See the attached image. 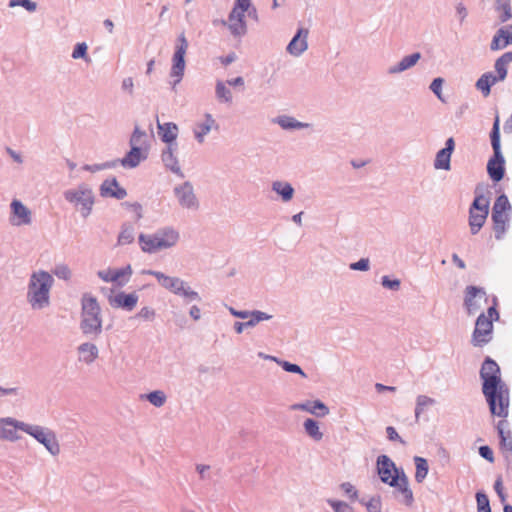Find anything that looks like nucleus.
I'll use <instances>...</instances> for the list:
<instances>
[{
  "mask_svg": "<svg viewBox=\"0 0 512 512\" xmlns=\"http://www.w3.org/2000/svg\"><path fill=\"white\" fill-rule=\"evenodd\" d=\"M483 381L482 391L492 415L505 418L508 415L509 392L501 380L498 364L491 358H486L480 370Z\"/></svg>",
  "mask_w": 512,
  "mask_h": 512,
  "instance_id": "f257e3e1",
  "label": "nucleus"
},
{
  "mask_svg": "<svg viewBox=\"0 0 512 512\" xmlns=\"http://www.w3.org/2000/svg\"><path fill=\"white\" fill-rule=\"evenodd\" d=\"M377 470L382 482L394 487L401 494L405 505L410 506L414 501L413 492L409 488L408 478L399 471L394 462L386 455L377 459Z\"/></svg>",
  "mask_w": 512,
  "mask_h": 512,
  "instance_id": "f03ea898",
  "label": "nucleus"
},
{
  "mask_svg": "<svg viewBox=\"0 0 512 512\" xmlns=\"http://www.w3.org/2000/svg\"><path fill=\"white\" fill-rule=\"evenodd\" d=\"M180 239L179 232L171 227L159 229L155 233H141L138 237L139 246L144 253H157L174 247Z\"/></svg>",
  "mask_w": 512,
  "mask_h": 512,
  "instance_id": "7ed1b4c3",
  "label": "nucleus"
},
{
  "mask_svg": "<svg viewBox=\"0 0 512 512\" xmlns=\"http://www.w3.org/2000/svg\"><path fill=\"white\" fill-rule=\"evenodd\" d=\"M496 306L497 299L492 297L491 305L487 309V314L482 313L478 316L472 335V343L474 346H483L492 339L493 321L499 319Z\"/></svg>",
  "mask_w": 512,
  "mask_h": 512,
  "instance_id": "20e7f679",
  "label": "nucleus"
},
{
  "mask_svg": "<svg viewBox=\"0 0 512 512\" xmlns=\"http://www.w3.org/2000/svg\"><path fill=\"white\" fill-rule=\"evenodd\" d=\"M101 309L97 299L85 294L82 298L80 327L85 334H99L102 329Z\"/></svg>",
  "mask_w": 512,
  "mask_h": 512,
  "instance_id": "39448f33",
  "label": "nucleus"
},
{
  "mask_svg": "<svg viewBox=\"0 0 512 512\" xmlns=\"http://www.w3.org/2000/svg\"><path fill=\"white\" fill-rule=\"evenodd\" d=\"M52 283V276L46 272L41 271L32 275L28 292L32 307L42 308L48 304Z\"/></svg>",
  "mask_w": 512,
  "mask_h": 512,
  "instance_id": "423d86ee",
  "label": "nucleus"
},
{
  "mask_svg": "<svg viewBox=\"0 0 512 512\" xmlns=\"http://www.w3.org/2000/svg\"><path fill=\"white\" fill-rule=\"evenodd\" d=\"M491 144L494 152V156L488 161L487 172L490 178L494 182H499L504 177V157L501 153L500 145V120L499 116H496L492 132H491Z\"/></svg>",
  "mask_w": 512,
  "mask_h": 512,
  "instance_id": "0eeeda50",
  "label": "nucleus"
},
{
  "mask_svg": "<svg viewBox=\"0 0 512 512\" xmlns=\"http://www.w3.org/2000/svg\"><path fill=\"white\" fill-rule=\"evenodd\" d=\"M144 273L154 276L162 287L174 294L182 295L190 299H199L198 293L186 288L185 282L178 277L167 276L162 272L153 270H148Z\"/></svg>",
  "mask_w": 512,
  "mask_h": 512,
  "instance_id": "6e6552de",
  "label": "nucleus"
},
{
  "mask_svg": "<svg viewBox=\"0 0 512 512\" xmlns=\"http://www.w3.org/2000/svg\"><path fill=\"white\" fill-rule=\"evenodd\" d=\"M19 429L43 444L52 455H58L60 453L59 443L52 431L40 426H32L25 423H19Z\"/></svg>",
  "mask_w": 512,
  "mask_h": 512,
  "instance_id": "1a4fd4ad",
  "label": "nucleus"
},
{
  "mask_svg": "<svg viewBox=\"0 0 512 512\" xmlns=\"http://www.w3.org/2000/svg\"><path fill=\"white\" fill-rule=\"evenodd\" d=\"M251 6L250 0H236L234 7L229 14L227 25L234 36H242L246 33L247 27L244 20L245 12Z\"/></svg>",
  "mask_w": 512,
  "mask_h": 512,
  "instance_id": "9d476101",
  "label": "nucleus"
},
{
  "mask_svg": "<svg viewBox=\"0 0 512 512\" xmlns=\"http://www.w3.org/2000/svg\"><path fill=\"white\" fill-rule=\"evenodd\" d=\"M489 212V201L483 196H476L469 210V226L472 234H476L484 225Z\"/></svg>",
  "mask_w": 512,
  "mask_h": 512,
  "instance_id": "9b49d317",
  "label": "nucleus"
},
{
  "mask_svg": "<svg viewBox=\"0 0 512 512\" xmlns=\"http://www.w3.org/2000/svg\"><path fill=\"white\" fill-rule=\"evenodd\" d=\"M64 196L68 202L80 206V211L84 217L91 213L94 196L92 190L87 186L81 185L77 189L68 190L64 193Z\"/></svg>",
  "mask_w": 512,
  "mask_h": 512,
  "instance_id": "f8f14e48",
  "label": "nucleus"
},
{
  "mask_svg": "<svg viewBox=\"0 0 512 512\" xmlns=\"http://www.w3.org/2000/svg\"><path fill=\"white\" fill-rule=\"evenodd\" d=\"M491 299L482 288L467 286L465 289L464 305L469 314H475L485 306L488 308Z\"/></svg>",
  "mask_w": 512,
  "mask_h": 512,
  "instance_id": "ddd939ff",
  "label": "nucleus"
},
{
  "mask_svg": "<svg viewBox=\"0 0 512 512\" xmlns=\"http://www.w3.org/2000/svg\"><path fill=\"white\" fill-rule=\"evenodd\" d=\"M97 274L104 282L123 286L129 282L132 275V268L130 265L120 269L108 268L106 270L99 271Z\"/></svg>",
  "mask_w": 512,
  "mask_h": 512,
  "instance_id": "4468645a",
  "label": "nucleus"
},
{
  "mask_svg": "<svg viewBox=\"0 0 512 512\" xmlns=\"http://www.w3.org/2000/svg\"><path fill=\"white\" fill-rule=\"evenodd\" d=\"M178 41H179V44L177 45L176 51L173 56V66H172V70H171V75L173 77H176L177 81H179L183 75L184 68H185L184 56H185L187 48H188V42H187L184 34H181L179 36Z\"/></svg>",
  "mask_w": 512,
  "mask_h": 512,
  "instance_id": "2eb2a0df",
  "label": "nucleus"
},
{
  "mask_svg": "<svg viewBox=\"0 0 512 512\" xmlns=\"http://www.w3.org/2000/svg\"><path fill=\"white\" fill-rule=\"evenodd\" d=\"M139 297L136 293L119 292L114 296L109 297V304L114 308H122L127 311H132L137 303Z\"/></svg>",
  "mask_w": 512,
  "mask_h": 512,
  "instance_id": "dca6fc26",
  "label": "nucleus"
},
{
  "mask_svg": "<svg viewBox=\"0 0 512 512\" xmlns=\"http://www.w3.org/2000/svg\"><path fill=\"white\" fill-rule=\"evenodd\" d=\"M11 209L14 216L12 219L14 225H27L31 222L30 210L20 201L13 200L11 203Z\"/></svg>",
  "mask_w": 512,
  "mask_h": 512,
  "instance_id": "f3484780",
  "label": "nucleus"
},
{
  "mask_svg": "<svg viewBox=\"0 0 512 512\" xmlns=\"http://www.w3.org/2000/svg\"><path fill=\"white\" fill-rule=\"evenodd\" d=\"M455 142L453 138H449L446 141V147L441 149L437 155L434 162V166L436 169H444L449 170L450 169V159L451 154L454 150Z\"/></svg>",
  "mask_w": 512,
  "mask_h": 512,
  "instance_id": "a211bd4d",
  "label": "nucleus"
},
{
  "mask_svg": "<svg viewBox=\"0 0 512 512\" xmlns=\"http://www.w3.org/2000/svg\"><path fill=\"white\" fill-rule=\"evenodd\" d=\"M308 30L299 29L287 46V50L294 56H299L307 49Z\"/></svg>",
  "mask_w": 512,
  "mask_h": 512,
  "instance_id": "6ab92c4d",
  "label": "nucleus"
},
{
  "mask_svg": "<svg viewBox=\"0 0 512 512\" xmlns=\"http://www.w3.org/2000/svg\"><path fill=\"white\" fill-rule=\"evenodd\" d=\"M19 423L11 418L0 419V439L14 441L19 438L17 429Z\"/></svg>",
  "mask_w": 512,
  "mask_h": 512,
  "instance_id": "aec40b11",
  "label": "nucleus"
},
{
  "mask_svg": "<svg viewBox=\"0 0 512 512\" xmlns=\"http://www.w3.org/2000/svg\"><path fill=\"white\" fill-rule=\"evenodd\" d=\"M292 410H303L307 411L311 414H314L318 417H324L329 413V409L325 406V404L319 400L316 401H308L306 403L294 404L291 406Z\"/></svg>",
  "mask_w": 512,
  "mask_h": 512,
  "instance_id": "412c9836",
  "label": "nucleus"
},
{
  "mask_svg": "<svg viewBox=\"0 0 512 512\" xmlns=\"http://www.w3.org/2000/svg\"><path fill=\"white\" fill-rule=\"evenodd\" d=\"M176 196L183 207L191 208L195 206L196 199L193 188L189 183H185L175 189Z\"/></svg>",
  "mask_w": 512,
  "mask_h": 512,
  "instance_id": "4be33fe9",
  "label": "nucleus"
},
{
  "mask_svg": "<svg viewBox=\"0 0 512 512\" xmlns=\"http://www.w3.org/2000/svg\"><path fill=\"white\" fill-rule=\"evenodd\" d=\"M502 81V79H498L497 75H494L491 72L483 74L476 82V87L478 90L482 92V94L487 97L490 95L491 86L496 84L497 82Z\"/></svg>",
  "mask_w": 512,
  "mask_h": 512,
  "instance_id": "5701e85b",
  "label": "nucleus"
},
{
  "mask_svg": "<svg viewBox=\"0 0 512 512\" xmlns=\"http://www.w3.org/2000/svg\"><path fill=\"white\" fill-rule=\"evenodd\" d=\"M103 196H111L117 199H123L126 196V190L119 186L116 180L105 181L101 186Z\"/></svg>",
  "mask_w": 512,
  "mask_h": 512,
  "instance_id": "b1692460",
  "label": "nucleus"
},
{
  "mask_svg": "<svg viewBox=\"0 0 512 512\" xmlns=\"http://www.w3.org/2000/svg\"><path fill=\"white\" fill-rule=\"evenodd\" d=\"M158 129H159V135L161 136V139L166 143H171L177 138V125L174 123H165V124H159L158 123Z\"/></svg>",
  "mask_w": 512,
  "mask_h": 512,
  "instance_id": "393cba45",
  "label": "nucleus"
},
{
  "mask_svg": "<svg viewBox=\"0 0 512 512\" xmlns=\"http://www.w3.org/2000/svg\"><path fill=\"white\" fill-rule=\"evenodd\" d=\"M144 152L141 148H131L130 152L121 160L122 165L131 168L136 167L141 159L146 157Z\"/></svg>",
  "mask_w": 512,
  "mask_h": 512,
  "instance_id": "a878e982",
  "label": "nucleus"
},
{
  "mask_svg": "<svg viewBox=\"0 0 512 512\" xmlns=\"http://www.w3.org/2000/svg\"><path fill=\"white\" fill-rule=\"evenodd\" d=\"M510 62H512V52H506L496 60L495 71L497 73L498 79H502L503 81L506 78L507 66Z\"/></svg>",
  "mask_w": 512,
  "mask_h": 512,
  "instance_id": "bb28decb",
  "label": "nucleus"
},
{
  "mask_svg": "<svg viewBox=\"0 0 512 512\" xmlns=\"http://www.w3.org/2000/svg\"><path fill=\"white\" fill-rule=\"evenodd\" d=\"M80 359L86 363L93 362L98 357V349L94 344L84 343L79 347Z\"/></svg>",
  "mask_w": 512,
  "mask_h": 512,
  "instance_id": "cd10ccee",
  "label": "nucleus"
},
{
  "mask_svg": "<svg viewBox=\"0 0 512 512\" xmlns=\"http://www.w3.org/2000/svg\"><path fill=\"white\" fill-rule=\"evenodd\" d=\"M498 433L500 436V447L503 453L510 455L512 454V437L509 431H505L501 425V422L498 424Z\"/></svg>",
  "mask_w": 512,
  "mask_h": 512,
  "instance_id": "c85d7f7f",
  "label": "nucleus"
},
{
  "mask_svg": "<svg viewBox=\"0 0 512 512\" xmlns=\"http://www.w3.org/2000/svg\"><path fill=\"white\" fill-rule=\"evenodd\" d=\"M492 220L494 223V230L497 238H499L505 231V225L508 221L507 213L492 212Z\"/></svg>",
  "mask_w": 512,
  "mask_h": 512,
  "instance_id": "c756f323",
  "label": "nucleus"
},
{
  "mask_svg": "<svg viewBox=\"0 0 512 512\" xmlns=\"http://www.w3.org/2000/svg\"><path fill=\"white\" fill-rule=\"evenodd\" d=\"M415 466H416V472H415V480L418 483H421L428 474V463L425 458L416 456L414 458Z\"/></svg>",
  "mask_w": 512,
  "mask_h": 512,
  "instance_id": "7c9ffc66",
  "label": "nucleus"
},
{
  "mask_svg": "<svg viewBox=\"0 0 512 512\" xmlns=\"http://www.w3.org/2000/svg\"><path fill=\"white\" fill-rule=\"evenodd\" d=\"M214 124V119L209 114H207L205 121L197 125L195 128V136L199 142H203L204 136L209 133Z\"/></svg>",
  "mask_w": 512,
  "mask_h": 512,
  "instance_id": "2f4dec72",
  "label": "nucleus"
},
{
  "mask_svg": "<svg viewBox=\"0 0 512 512\" xmlns=\"http://www.w3.org/2000/svg\"><path fill=\"white\" fill-rule=\"evenodd\" d=\"M419 59H420V53H413L409 56L404 57L399 62V64L396 67L391 68L390 71L392 73L402 72V71L412 67L413 65H415Z\"/></svg>",
  "mask_w": 512,
  "mask_h": 512,
  "instance_id": "473e14b6",
  "label": "nucleus"
},
{
  "mask_svg": "<svg viewBox=\"0 0 512 512\" xmlns=\"http://www.w3.org/2000/svg\"><path fill=\"white\" fill-rule=\"evenodd\" d=\"M512 44V38H508V40L504 39V28H501L494 35L490 48L493 51H497L505 48L507 45Z\"/></svg>",
  "mask_w": 512,
  "mask_h": 512,
  "instance_id": "72a5a7b5",
  "label": "nucleus"
},
{
  "mask_svg": "<svg viewBox=\"0 0 512 512\" xmlns=\"http://www.w3.org/2000/svg\"><path fill=\"white\" fill-rule=\"evenodd\" d=\"M273 190L282 196L284 201H289L293 196V188L290 184L285 182H274Z\"/></svg>",
  "mask_w": 512,
  "mask_h": 512,
  "instance_id": "f704fd0d",
  "label": "nucleus"
},
{
  "mask_svg": "<svg viewBox=\"0 0 512 512\" xmlns=\"http://www.w3.org/2000/svg\"><path fill=\"white\" fill-rule=\"evenodd\" d=\"M496 9L500 12V20L506 22L512 18L510 0H496Z\"/></svg>",
  "mask_w": 512,
  "mask_h": 512,
  "instance_id": "c9c22d12",
  "label": "nucleus"
},
{
  "mask_svg": "<svg viewBox=\"0 0 512 512\" xmlns=\"http://www.w3.org/2000/svg\"><path fill=\"white\" fill-rule=\"evenodd\" d=\"M304 428L306 433L314 440H321L323 437L322 432L319 429L318 423L313 419H307L304 422Z\"/></svg>",
  "mask_w": 512,
  "mask_h": 512,
  "instance_id": "e433bc0d",
  "label": "nucleus"
},
{
  "mask_svg": "<svg viewBox=\"0 0 512 512\" xmlns=\"http://www.w3.org/2000/svg\"><path fill=\"white\" fill-rule=\"evenodd\" d=\"M144 139H145V133L140 131L138 127L135 128L131 139H130V145L131 148H141V150H144Z\"/></svg>",
  "mask_w": 512,
  "mask_h": 512,
  "instance_id": "4c0bfd02",
  "label": "nucleus"
},
{
  "mask_svg": "<svg viewBox=\"0 0 512 512\" xmlns=\"http://www.w3.org/2000/svg\"><path fill=\"white\" fill-rule=\"evenodd\" d=\"M134 240V231L132 227H123L118 236V245H128Z\"/></svg>",
  "mask_w": 512,
  "mask_h": 512,
  "instance_id": "58836bf2",
  "label": "nucleus"
},
{
  "mask_svg": "<svg viewBox=\"0 0 512 512\" xmlns=\"http://www.w3.org/2000/svg\"><path fill=\"white\" fill-rule=\"evenodd\" d=\"M433 403H434V400L432 398L425 396V395H420L417 398V406L415 409L416 420H418L419 416L424 411V408L432 405Z\"/></svg>",
  "mask_w": 512,
  "mask_h": 512,
  "instance_id": "ea45409f",
  "label": "nucleus"
},
{
  "mask_svg": "<svg viewBox=\"0 0 512 512\" xmlns=\"http://www.w3.org/2000/svg\"><path fill=\"white\" fill-rule=\"evenodd\" d=\"M510 209V203L505 195H500L493 206L492 212H499V213H507V211Z\"/></svg>",
  "mask_w": 512,
  "mask_h": 512,
  "instance_id": "a19ab883",
  "label": "nucleus"
},
{
  "mask_svg": "<svg viewBox=\"0 0 512 512\" xmlns=\"http://www.w3.org/2000/svg\"><path fill=\"white\" fill-rule=\"evenodd\" d=\"M476 501L478 512H491L489 499L486 494L477 492Z\"/></svg>",
  "mask_w": 512,
  "mask_h": 512,
  "instance_id": "79ce46f5",
  "label": "nucleus"
},
{
  "mask_svg": "<svg viewBox=\"0 0 512 512\" xmlns=\"http://www.w3.org/2000/svg\"><path fill=\"white\" fill-rule=\"evenodd\" d=\"M146 398L156 407H161L166 402V395L162 391L151 392L146 396Z\"/></svg>",
  "mask_w": 512,
  "mask_h": 512,
  "instance_id": "37998d69",
  "label": "nucleus"
},
{
  "mask_svg": "<svg viewBox=\"0 0 512 512\" xmlns=\"http://www.w3.org/2000/svg\"><path fill=\"white\" fill-rule=\"evenodd\" d=\"M216 95L221 101L230 102L232 99L230 90L225 86L223 82L220 81L216 85Z\"/></svg>",
  "mask_w": 512,
  "mask_h": 512,
  "instance_id": "c03bdc74",
  "label": "nucleus"
},
{
  "mask_svg": "<svg viewBox=\"0 0 512 512\" xmlns=\"http://www.w3.org/2000/svg\"><path fill=\"white\" fill-rule=\"evenodd\" d=\"M328 503L335 512H354L353 508L345 502L328 500Z\"/></svg>",
  "mask_w": 512,
  "mask_h": 512,
  "instance_id": "a18cd8bd",
  "label": "nucleus"
},
{
  "mask_svg": "<svg viewBox=\"0 0 512 512\" xmlns=\"http://www.w3.org/2000/svg\"><path fill=\"white\" fill-rule=\"evenodd\" d=\"M155 316H156V312L151 307L141 308L140 311L136 315L137 318H140L145 321H152V320H154Z\"/></svg>",
  "mask_w": 512,
  "mask_h": 512,
  "instance_id": "49530a36",
  "label": "nucleus"
},
{
  "mask_svg": "<svg viewBox=\"0 0 512 512\" xmlns=\"http://www.w3.org/2000/svg\"><path fill=\"white\" fill-rule=\"evenodd\" d=\"M365 505L368 512H381L382 505L379 497L371 498Z\"/></svg>",
  "mask_w": 512,
  "mask_h": 512,
  "instance_id": "de8ad7c7",
  "label": "nucleus"
},
{
  "mask_svg": "<svg viewBox=\"0 0 512 512\" xmlns=\"http://www.w3.org/2000/svg\"><path fill=\"white\" fill-rule=\"evenodd\" d=\"M341 489L350 499L354 500L358 497V492L356 488L349 482L342 483Z\"/></svg>",
  "mask_w": 512,
  "mask_h": 512,
  "instance_id": "09e8293b",
  "label": "nucleus"
},
{
  "mask_svg": "<svg viewBox=\"0 0 512 512\" xmlns=\"http://www.w3.org/2000/svg\"><path fill=\"white\" fill-rule=\"evenodd\" d=\"M87 52V45L85 43H78L72 53L74 59L84 58Z\"/></svg>",
  "mask_w": 512,
  "mask_h": 512,
  "instance_id": "8fccbe9b",
  "label": "nucleus"
},
{
  "mask_svg": "<svg viewBox=\"0 0 512 512\" xmlns=\"http://www.w3.org/2000/svg\"><path fill=\"white\" fill-rule=\"evenodd\" d=\"M282 367L285 371L287 372H293V373H298L300 374L301 376L303 377H306V374L302 371V369L296 365V364H292V363H289L287 361H284L282 363Z\"/></svg>",
  "mask_w": 512,
  "mask_h": 512,
  "instance_id": "3c124183",
  "label": "nucleus"
},
{
  "mask_svg": "<svg viewBox=\"0 0 512 512\" xmlns=\"http://www.w3.org/2000/svg\"><path fill=\"white\" fill-rule=\"evenodd\" d=\"M442 84H443V79L436 78L432 81V83L430 85V89L437 95V97L440 100H443L442 96H441Z\"/></svg>",
  "mask_w": 512,
  "mask_h": 512,
  "instance_id": "603ef678",
  "label": "nucleus"
},
{
  "mask_svg": "<svg viewBox=\"0 0 512 512\" xmlns=\"http://www.w3.org/2000/svg\"><path fill=\"white\" fill-rule=\"evenodd\" d=\"M479 454L490 463L494 462L493 451L489 446H481L479 448Z\"/></svg>",
  "mask_w": 512,
  "mask_h": 512,
  "instance_id": "864d4df0",
  "label": "nucleus"
},
{
  "mask_svg": "<svg viewBox=\"0 0 512 512\" xmlns=\"http://www.w3.org/2000/svg\"><path fill=\"white\" fill-rule=\"evenodd\" d=\"M269 318H270L269 315H267V314H265L263 312L258 311V312L253 313L252 318L247 322V324L249 326H253L256 323H258V322H260L262 320H267Z\"/></svg>",
  "mask_w": 512,
  "mask_h": 512,
  "instance_id": "5fc2aeb1",
  "label": "nucleus"
},
{
  "mask_svg": "<svg viewBox=\"0 0 512 512\" xmlns=\"http://www.w3.org/2000/svg\"><path fill=\"white\" fill-rule=\"evenodd\" d=\"M494 489L502 502L506 500V494L504 493L502 478L499 477L495 481Z\"/></svg>",
  "mask_w": 512,
  "mask_h": 512,
  "instance_id": "6e6d98bb",
  "label": "nucleus"
},
{
  "mask_svg": "<svg viewBox=\"0 0 512 512\" xmlns=\"http://www.w3.org/2000/svg\"><path fill=\"white\" fill-rule=\"evenodd\" d=\"M350 268L353 270L366 271L369 268V261L368 259H361L358 262L352 263Z\"/></svg>",
  "mask_w": 512,
  "mask_h": 512,
  "instance_id": "4d7b16f0",
  "label": "nucleus"
},
{
  "mask_svg": "<svg viewBox=\"0 0 512 512\" xmlns=\"http://www.w3.org/2000/svg\"><path fill=\"white\" fill-rule=\"evenodd\" d=\"M279 123L280 125L283 127V128H296V127H301L302 124L301 123H298V122H294L292 119L290 118H284V119H280L279 120Z\"/></svg>",
  "mask_w": 512,
  "mask_h": 512,
  "instance_id": "13d9d810",
  "label": "nucleus"
},
{
  "mask_svg": "<svg viewBox=\"0 0 512 512\" xmlns=\"http://www.w3.org/2000/svg\"><path fill=\"white\" fill-rule=\"evenodd\" d=\"M54 273L59 278L68 279L70 277V270L66 266L57 267Z\"/></svg>",
  "mask_w": 512,
  "mask_h": 512,
  "instance_id": "bf43d9fd",
  "label": "nucleus"
},
{
  "mask_svg": "<svg viewBox=\"0 0 512 512\" xmlns=\"http://www.w3.org/2000/svg\"><path fill=\"white\" fill-rule=\"evenodd\" d=\"M382 284L386 288L397 289L400 285L399 280H389L387 276L382 278Z\"/></svg>",
  "mask_w": 512,
  "mask_h": 512,
  "instance_id": "052dcab7",
  "label": "nucleus"
},
{
  "mask_svg": "<svg viewBox=\"0 0 512 512\" xmlns=\"http://www.w3.org/2000/svg\"><path fill=\"white\" fill-rule=\"evenodd\" d=\"M386 432H387L388 438L391 441H397V440L402 441L394 427H392V426L387 427Z\"/></svg>",
  "mask_w": 512,
  "mask_h": 512,
  "instance_id": "680f3d73",
  "label": "nucleus"
},
{
  "mask_svg": "<svg viewBox=\"0 0 512 512\" xmlns=\"http://www.w3.org/2000/svg\"><path fill=\"white\" fill-rule=\"evenodd\" d=\"M21 6H23L26 10L33 12L36 10V3L30 0H21Z\"/></svg>",
  "mask_w": 512,
  "mask_h": 512,
  "instance_id": "e2e57ef3",
  "label": "nucleus"
},
{
  "mask_svg": "<svg viewBox=\"0 0 512 512\" xmlns=\"http://www.w3.org/2000/svg\"><path fill=\"white\" fill-rule=\"evenodd\" d=\"M190 315L194 320H198L200 318V309L197 306H192L190 309Z\"/></svg>",
  "mask_w": 512,
  "mask_h": 512,
  "instance_id": "0e129e2a",
  "label": "nucleus"
},
{
  "mask_svg": "<svg viewBox=\"0 0 512 512\" xmlns=\"http://www.w3.org/2000/svg\"><path fill=\"white\" fill-rule=\"evenodd\" d=\"M122 86H123L124 89H127V90H129L131 92L132 88H133V79L132 78L124 79L123 83H122Z\"/></svg>",
  "mask_w": 512,
  "mask_h": 512,
  "instance_id": "69168bd1",
  "label": "nucleus"
},
{
  "mask_svg": "<svg viewBox=\"0 0 512 512\" xmlns=\"http://www.w3.org/2000/svg\"><path fill=\"white\" fill-rule=\"evenodd\" d=\"M452 260L460 269H464L465 268L464 261L462 259H460L457 254H454L452 256Z\"/></svg>",
  "mask_w": 512,
  "mask_h": 512,
  "instance_id": "338daca9",
  "label": "nucleus"
},
{
  "mask_svg": "<svg viewBox=\"0 0 512 512\" xmlns=\"http://www.w3.org/2000/svg\"><path fill=\"white\" fill-rule=\"evenodd\" d=\"M508 38H512V25L504 28V39L508 40Z\"/></svg>",
  "mask_w": 512,
  "mask_h": 512,
  "instance_id": "774afa93",
  "label": "nucleus"
}]
</instances>
